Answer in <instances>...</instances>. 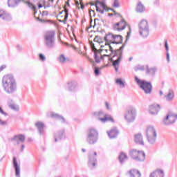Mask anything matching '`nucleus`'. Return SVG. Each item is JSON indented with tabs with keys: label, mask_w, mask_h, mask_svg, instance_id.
<instances>
[{
	"label": "nucleus",
	"mask_w": 177,
	"mask_h": 177,
	"mask_svg": "<svg viewBox=\"0 0 177 177\" xmlns=\"http://www.w3.org/2000/svg\"><path fill=\"white\" fill-rule=\"evenodd\" d=\"M105 45L109 46V52H111L110 56L112 57H109V60L111 62L112 66L114 67L116 73L118 71V68H120V63L121 60H122V52L124 50V48H125V45H122L120 49H116L115 50H113V47L110 46V44H113L114 41V35L112 33H108L104 37Z\"/></svg>",
	"instance_id": "f257e3e1"
},
{
	"label": "nucleus",
	"mask_w": 177,
	"mask_h": 177,
	"mask_svg": "<svg viewBox=\"0 0 177 177\" xmlns=\"http://www.w3.org/2000/svg\"><path fill=\"white\" fill-rule=\"evenodd\" d=\"M2 86L8 95H13L17 92V82L12 75H6L3 77Z\"/></svg>",
	"instance_id": "f03ea898"
},
{
	"label": "nucleus",
	"mask_w": 177,
	"mask_h": 177,
	"mask_svg": "<svg viewBox=\"0 0 177 177\" xmlns=\"http://www.w3.org/2000/svg\"><path fill=\"white\" fill-rule=\"evenodd\" d=\"M147 140L149 145H154L157 140V131L153 126H148L146 130Z\"/></svg>",
	"instance_id": "7ed1b4c3"
},
{
	"label": "nucleus",
	"mask_w": 177,
	"mask_h": 177,
	"mask_svg": "<svg viewBox=\"0 0 177 177\" xmlns=\"http://www.w3.org/2000/svg\"><path fill=\"white\" fill-rule=\"evenodd\" d=\"M99 139V133L94 128L88 129L87 131L86 142L88 145H95Z\"/></svg>",
	"instance_id": "20e7f679"
},
{
	"label": "nucleus",
	"mask_w": 177,
	"mask_h": 177,
	"mask_svg": "<svg viewBox=\"0 0 177 177\" xmlns=\"http://www.w3.org/2000/svg\"><path fill=\"white\" fill-rule=\"evenodd\" d=\"M139 32L141 37L146 38L149 37L150 33V28H149V22L146 19H142L138 24Z\"/></svg>",
	"instance_id": "39448f33"
},
{
	"label": "nucleus",
	"mask_w": 177,
	"mask_h": 177,
	"mask_svg": "<svg viewBox=\"0 0 177 177\" xmlns=\"http://www.w3.org/2000/svg\"><path fill=\"white\" fill-rule=\"evenodd\" d=\"M135 80L136 81L138 85H139L140 88L146 93V95H150V93H151V90L153 89L151 83L145 80H140L136 76L135 77Z\"/></svg>",
	"instance_id": "423d86ee"
},
{
	"label": "nucleus",
	"mask_w": 177,
	"mask_h": 177,
	"mask_svg": "<svg viewBox=\"0 0 177 177\" xmlns=\"http://www.w3.org/2000/svg\"><path fill=\"white\" fill-rule=\"evenodd\" d=\"M55 32L48 31L44 35V44L47 48L52 49V48H55Z\"/></svg>",
	"instance_id": "0eeeda50"
},
{
	"label": "nucleus",
	"mask_w": 177,
	"mask_h": 177,
	"mask_svg": "<svg viewBox=\"0 0 177 177\" xmlns=\"http://www.w3.org/2000/svg\"><path fill=\"white\" fill-rule=\"evenodd\" d=\"M136 118V110L135 108H129L124 113V119L128 122H133Z\"/></svg>",
	"instance_id": "6e6552de"
},
{
	"label": "nucleus",
	"mask_w": 177,
	"mask_h": 177,
	"mask_svg": "<svg viewBox=\"0 0 177 177\" xmlns=\"http://www.w3.org/2000/svg\"><path fill=\"white\" fill-rule=\"evenodd\" d=\"M130 156L136 161H145L146 154L142 151H138L136 149H133L130 151Z\"/></svg>",
	"instance_id": "1a4fd4ad"
},
{
	"label": "nucleus",
	"mask_w": 177,
	"mask_h": 177,
	"mask_svg": "<svg viewBox=\"0 0 177 177\" xmlns=\"http://www.w3.org/2000/svg\"><path fill=\"white\" fill-rule=\"evenodd\" d=\"M95 115L97 117L99 121L104 124V122H107V121H111V122H114V119L111 118V115L104 113L103 111H100Z\"/></svg>",
	"instance_id": "9d476101"
},
{
	"label": "nucleus",
	"mask_w": 177,
	"mask_h": 177,
	"mask_svg": "<svg viewBox=\"0 0 177 177\" xmlns=\"http://www.w3.org/2000/svg\"><path fill=\"white\" fill-rule=\"evenodd\" d=\"M176 121V116L175 114L169 113L162 120V125H171Z\"/></svg>",
	"instance_id": "9b49d317"
},
{
	"label": "nucleus",
	"mask_w": 177,
	"mask_h": 177,
	"mask_svg": "<svg viewBox=\"0 0 177 177\" xmlns=\"http://www.w3.org/2000/svg\"><path fill=\"white\" fill-rule=\"evenodd\" d=\"M95 6L97 12H100L101 15H103V13H104V10L105 12L108 10L107 6H106V3H104V1H100L97 0L95 2Z\"/></svg>",
	"instance_id": "f8f14e48"
},
{
	"label": "nucleus",
	"mask_w": 177,
	"mask_h": 177,
	"mask_svg": "<svg viewBox=\"0 0 177 177\" xmlns=\"http://www.w3.org/2000/svg\"><path fill=\"white\" fill-rule=\"evenodd\" d=\"M96 156H97V153L96 152H94L93 153H90L89 154V156H88V167L91 169H93V168H95V167H96V162H97V160H96V158H95Z\"/></svg>",
	"instance_id": "ddd939ff"
},
{
	"label": "nucleus",
	"mask_w": 177,
	"mask_h": 177,
	"mask_svg": "<svg viewBox=\"0 0 177 177\" xmlns=\"http://www.w3.org/2000/svg\"><path fill=\"white\" fill-rule=\"evenodd\" d=\"M25 141L26 136H24L23 134L14 136L12 138H9V142H17V145H20V143H24Z\"/></svg>",
	"instance_id": "4468645a"
},
{
	"label": "nucleus",
	"mask_w": 177,
	"mask_h": 177,
	"mask_svg": "<svg viewBox=\"0 0 177 177\" xmlns=\"http://www.w3.org/2000/svg\"><path fill=\"white\" fill-rule=\"evenodd\" d=\"M128 26L125 20L122 19L120 22H118L116 24L113 25V30L115 31H122L125 30V28Z\"/></svg>",
	"instance_id": "2eb2a0df"
},
{
	"label": "nucleus",
	"mask_w": 177,
	"mask_h": 177,
	"mask_svg": "<svg viewBox=\"0 0 177 177\" xmlns=\"http://www.w3.org/2000/svg\"><path fill=\"white\" fill-rule=\"evenodd\" d=\"M160 110H161V107L157 104H153L149 106V113L152 115H156V114H158V111H160Z\"/></svg>",
	"instance_id": "dca6fc26"
},
{
	"label": "nucleus",
	"mask_w": 177,
	"mask_h": 177,
	"mask_svg": "<svg viewBox=\"0 0 177 177\" xmlns=\"http://www.w3.org/2000/svg\"><path fill=\"white\" fill-rule=\"evenodd\" d=\"M12 165L15 171V176L20 177V165L17 163V159L16 157L13 158Z\"/></svg>",
	"instance_id": "f3484780"
},
{
	"label": "nucleus",
	"mask_w": 177,
	"mask_h": 177,
	"mask_svg": "<svg viewBox=\"0 0 177 177\" xmlns=\"http://www.w3.org/2000/svg\"><path fill=\"white\" fill-rule=\"evenodd\" d=\"M35 127L37 128V131L40 135H44V131H45V124L42 122H37L35 123Z\"/></svg>",
	"instance_id": "a211bd4d"
},
{
	"label": "nucleus",
	"mask_w": 177,
	"mask_h": 177,
	"mask_svg": "<svg viewBox=\"0 0 177 177\" xmlns=\"http://www.w3.org/2000/svg\"><path fill=\"white\" fill-rule=\"evenodd\" d=\"M175 98V92L174 90L169 89L166 95H165V99H166L167 102H172Z\"/></svg>",
	"instance_id": "6ab92c4d"
},
{
	"label": "nucleus",
	"mask_w": 177,
	"mask_h": 177,
	"mask_svg": "<svg viewBox=\"0 0 177 177\" xmlns=\"http://www.w3.org/2000/svg\"><path fill=\"white\" fill-rule=\"evenodd\" d=\"M0 18L2 19V20H6V21H10V20H12L10 15L4 10H0Z\"/></svg>",
	"instance_id": "aec40b11"
},
{
	"label": "nucleus",
	"mask_w": 177,
	"mask_h": 177,
	"mask_svg": "<svg viewBox=\"0 0 177 177\" xmlns=\"http://www.w3.org/2000/svg\"><path fill=\"white\" fill-rule=\"evenodd\" d=\"M164 171L160 169H158L155 170L153 172H152L149 177H164L165 176Z\"/></svg>",
	"instance_id": "412c9836"
},
{
	"label": "nucleus",
	"mask_w": 177,
	"mask_h": 177,
	"mask_svg": "<svg viewBox=\"0 0 177 177\" xmlns=\"http://www.w3.org/2000/svg\"><path fill=\"white\" fill-rule=\"evenodd\" d=\"M108 133V136L110 138V139H114L117 136H118V130L117 129V128L114 127L112 129H111L110 131H107Z\"/></svg>",
	"instance_id": "4be33fe9"
},
{
	"label": "nucleus",
	"mask_w": 177,
	"mask_h": 177,
	"mask_svg": "<svg viewBox=\"0 0 177 177\" xmlns=\"http://www.w3.org/2000/svg\"><path fill=\"white\" fill-rule=\"evenodd\" d=\"M134 140L137 145H140V146H143L145 145V141H143V136H142V133L136 134Z\"/></svg>",
	"instance_id": "5701e85b"
},
{
	"label": "nucleus",
	"mask_w": 177,
	"mask_h": 177,
	"mask_svg": "<svg viewBox=\"0 0 177 177\" xmlns=\"http://www.w3.org/2000/svg\"><path fill=\"white\" fill-rule=\"evenodd\" d=\"M55 142H59V140H62V139H64V130H61L60 131H58L55 133Z\"/></svg>",
	"instance_id": "b1692460"
},
{
	"label": "nucleus",
	"mask_w": 177,
	"mask_h": 177,
	"mask_svg": "<svg viewBox=\"0 0 177 177\" xmlns=\"http://www.w3.org/2000/svg\"><path fill=\"white\" fill-rule=\"evenodd\" d=\"M57 60L61 64H66L67 62H69L68 57L64 54H60L57 57Z\"/></svg>",
	"instance_id": "393cba45"
},
{
	"label": "nucleus",
	"mask_w": 177,
	"mask_h": 177,
	"mask_svg": "<svg viewBox=\"0 0 177 177\" xmlns=\"http://www.w3.org/2000/svg\"><path fill=\"white\" fill-rule=\"evenodd\" d=\"M21 2V0H8V8H16Z\"/></svg>",
	"instance_id": "a878e982"
},
{
	"label": "nucleus",
	"mask_w": 177,
	"mask_h": 177,
	"mask_svg": "<svg viewBox=\"0 0 177 177\" xmlns=\"http://www.w3.org/2000/svg\"><path fill=\"white\" fill-rule=\"evenodd\" d=\"M113 44L118 45V44H122V36L120 35H114Z\"/></svg>",
	"instance_id": "bb28decb"
},
{
	"label": "nucleus",
	"mask_w": 177,
	"mask_h": 177,
	"mask_svg": "<svg viewBox=\"0 0 177 177\" xmlns=\"http://www.w3.org/2000/svg\"><path fill=\"white\" fill-rule=\"evenodd\" d=\"M145 10V6L142 5V2L139 1L136 7V12L138 13H143Z\"/></svg>",
	"instance_id": "cd10ccee"
},
{
	"label": "nucleus",
	"mask_w": 177,
	"mask_h": 177,
	"mask_svg": "<svg viewBox=\"0 0 177 177\" xmlns=\"http://www.w3.org/2000/svg\"><path fill=\"white\" fill-rule=\"evenodd\" d=\"M129 174L131 177H140L142 175L140 174V171L136 169H131L129 171Z\"/></svg>",
	"instance_id": "c85d7f7f"
},
{
	"label": "nucleus",
	"mask_w": 177,
	"mask_h": 177,
	"mask_svg": "<svg viewBox=\"0 0 177 177\" xmlns=\"http://www.w3.org/2000/svg\"><path fill=\"white\" fill-rule=\"evenodd\" d=\"M115 84L116 85H118V86H120V88L122 89L125 88V82L122 78L117 79L115 80Z\"/></svg>",
	"instance_id": "c756f323"
},
{
	"label": "nucleus",
	"mask_w": 177,
	"mask_h": 177,
	"mask_svg": "<svg viewBox=\"0 0 177 177\" xmlns=\"http://www.w3.org/2000/svg\"><path fill=\"white\" fill-rule=\"evenodd\" d=\"M50 117H51V118H57V120H59L61 121V122H65L64 118H63L62 116L59 115L57 113H52L50 115Z\"/></svg>",
	"instance_id": "7c9ffc66"
},
{
	"label": "nucleus",
	"mask_w": 177,
	"mask_h": 177,
	"mask_svg": "<svg viewBox=\"0 0 177 177\" xmlns=\"http://www.w3.org/2000/svg\"><path fill=\"white\" fill-rule=\"evenodd\" d=\"M165 48L166 52H167V63H169V62H170V59H169V47L168 46V41H167V40H165Z\"/></svg>",
	"instance_id": "2f4dec72"
},
{
	"label": "nucleus",
	"mask_w": 177,
	"mask_h": 177,
	"mask_svg": "<svg viewBox=\"0 0 177 177\" xmlns=\"http://www.w3.org/2000/svg\"><path fill=\"white\" fill-rule=\"evenodd\" d=\"M8 107L15 111H19L20 110V106L15 103L10 104L8 102Z\"/></svg>",
	"instance_id": "473e14b6"
},
{
	"label": "nucleus",
	"mask_w": 177,
	"mask_h": 177,
	"mask_svg": "<svg viewBox=\"0 0 177 177\" xmlns=\"http://www.w3.org/2000/svg\"><path fill=\"white\" fill-rule=\"evenodd\" d=\"M125 160H128V157L127 155L124 153H121L120 155L119 156V161L122 164Z\"/></svg>",
	"instance_id": "72a5a7b5"
},
{
	"label": "nucleus",
	"mask_w": 177,
	"mask_h": 177,
	"mask_svg": "<svg viewBox=\"0 0 177 177\" xmlns=\"http://www.w3.org/2000/svg\"><path fill=\"white\" fill-rule=\"evenodd\" d=\"M64 12H65V15H64V20H59V21L61 23H64V24H66V23L67 22V19H68V10L67 8H64Z\"/></svg>",
	"instance_id": "f704fd0d"
},
{
	"label": "nucleus",
	"mask_w": 177,
	"mask_h": 177,
	"mask_svg": "<svg viewBox=\"0 0 177 177\" xmlns=\"http://www.w3.org/2000/svg\"><path fill=\"white\" fill-rule=\"evenodd\" d=\"M90 45H91V49H92V50H93V52H94V53H95V52H96L97 50V49H96V47L95 46V44L91 41V43H90ZM102 50H105V52L107 53V52L109 51V50L108 49H101L100 50V51H99V50H97V52L99 53H100V52H102Z\"/></svg>",
	"instance_id": "c9c22d12"
},
{
	"label": "nucleus",
	"mask_w": 177,
	"mask_h": 177,
	"mask_svg": "<svg viewBox=\"0 0 177 177\" xmlns=\"http://www.w3.org/2000/svg\"><path fill=\"white\" fill-rule=\"evenodd\" d=\"M156 71H157V68H151L147 69V74H149L150 75H154L156 73Z\"/></svg>",
	"instance_id": "e433bc0d"
},
{
	"label": "nucleus",
	"mask_w": 177,
	"mask_h": 177,
	"mask_svg": "<svg viewBox=\"0 0 177 177\" xmlns=\"http://www.w3.org/2000/svg\"><path fill=\"white\" fill-rule=\"evenodd\" d=\"M26 5L28 6V8H30V9H32V10H35V9H37V7H35V6H34L33 4H32L31 2L30 1H26Z\"/></svg>",
	"instance_id": "4c0bfd02"
},
{
	"label": "nucleus",
	"mask_w": 177,
	"mask_h": 177,
	"mask_svg": "<svg viewBox=\"0 0 177 177\" xmlns=\"http://www.w3.org/2000/svg\"><path fill=\"white\" fill-rule=\"evenodd\" d=\"M94 42H97L98 44H103V40L99 36H95L94 38Z\"/></svg>",
	"instance_id": "58836bf2"
},
{
	"label": "nucleus",
	"mask_w": 177,
	"mask_h": 177,
	"mask_svg": "<svg viewBox=\"0 0 177 177\" xmlns=\"http://www.w3.org/2000/svg\"><path fill=\"white\" fill-rule=\"evenodd\" d=\"M68 91L71 92L75 90V84H73V83H68Z\"/></svg>",
	"instance_id": "ea45409f"
},
{
	"label": "nucleus",
	"mask_w": 177,
	"mask_h": 177,
	"mask_svg": "<svg viewBox=\"0 0 177 177\" xmlns=\"http://www.w3.org/2000/svg\"><path fill=\"white\" fill-rule=\"evenodd\" d=\"M44 6H45V0H39V4H38L39 9H41V8H43Z\"/></svg>",
	"instance_id": "a19ab883"
},
{
	"label": "nucleus",
	"mask_w": 177,
	"mask_h": 177,
	"mask_svg": "<svg viewBox=\"0 0 177 177\" xmlns=\"http://www.w3.org/2000/svg\"><path fill=\"white\" fill-rule=\"evenodd\" d=\"M94 59L96 63H100V59H99V55H97V52L94 53Z\"/></svg>",
	"instance_id": "79ce46f5"
},
{
	"label": "nucleus",
	"mask_w": 177,
	"mask_h": 177,
	"mask_svg": "<svg viewBox=\"0 0 177 177\" xmlns=\"http://www.w3.org/2000/svg\"><path fill=\"white\" fill-rule=\"evenodd\" d=\"M113 6V8H120V1L118 0H114Z\"/></svg>",
	"instance_id": "37998d69"
},
{
	"label": "nucleus",
	"mask_w": 177,
	"mask_h": 177,
	"mask_svg": "<svg viewBox=\"0 0 177 177\" xmlns=\"http://www.w3.org/2000/svg\"><path fill=\"white\" fill-rule=\"evenodd\" d=\"M94 73L95 75H99V73H100V70L99 69V68L95 67L94 70Z\"/></svg>",
	"instance_id": "c03bdc74"
},
{
	"label": "nucleus",
	"mask_w": 177,
	"mask_h": 177,
	"mask_svg": "<svg viewBox=\"0 0 177 177\" xmlns=\"http://www.w3.org/2000/svg\"><path fill=\"white\" fill-rule=\"evenodd\" d=\"M39 56L40 60L44 61V60H46V58L45 57V55H43V54H39Z\"/></svg>",
	"instance_id": "a18cd8bd"
},
{
	"label": "nucleus",
	"mask_w": 177,
	"mask_h": 177,
	"mask_svg": "<svg viewBox=\"0 0 177 177\" xmlns=\"http://www.w3.org/2000/svg\"><path fill=\"white\" fill-rule=\"evenodd\" d=\"M0 113L3 114V115H8V113H6V112L3 111V110L2 109V108L0 106Z\"/></svg>",
	"instance_id": "49530a36"
},
{
	"label": "nucleus",
	"mask_w": 177,
	"mask_h": 177,
	"mask_svg": "<svg viewBox=\"0 0 177 177\" xmlns=\"http://www.w3.org/2000/svg\"><path fill=\"white\" fill-rule=\"evenodd\" d=\"M129 37H131V28H129V31L127 32V41L129 39Z\"/></svg>",
	"instance_id": "de8ad7c7"
},
{
	"label": "nucleus",
	"mask_w": 177,
	"mask_h": 177,
	"mask_svg": "<svg viewBox=\"0 0 177 177\" xmlns=\"http://www.w3.org/2000/svg\"><path fill=\"white\" fill-rule=\"evenodd\" d=\"M129 37H131V28H129V31L127 32V41L129 39Z\"/></svg>",
	"instance_id": "09e8293b"
},
{
	"label": "nucleus",
	"mask_w": 177,
	"mask_h": 177,
	"mask_svg": "<svg viewBox=\"0 0 177 177\" xmlns=\"http://www.w3.org/2000/svg\"><path fill=\"white\" fill-rule=\"evenodd\" d=\"M137 70H140V71H143V70H145V66H138Z\"/></svg>",
	"instance_id": "8fccbe9b"
},
{
	"label": "nucleus",
	"mask_w": 177,
	"mask_h": 177,
	"mask_svg": "<svg viewBox=\"0 0 177 177\" xmlns=\"http://www.w3.org/2000/svg\"><path fill=\"white\" fill-rule=\"evenodd\" d=\"M5 68H6V66H5V65H2L1 66H0V73H1V71H3V70H5Z\"/></svg>",
	"instance_id": "3c124183"
},
{
	"label": "nucleus",
	"mask_w": 177,
	"mask_h": 177,
	"mask_svg": "<svg viewBox=\"0 0 177 177\" xmlns=\"http://www.w3.org/2000/svg\"><path fill=\"white\" fill-rule=\"evenodd\" d=\"M7 122L6 121H2V120L0 119V124L1 125H6Z\"/></svg>",
	"instance_id": "603ef678"
},
{
	"label": "nucleus",
	"mask_w": 177,
	"mask_h": 177,
	"mask_svg": "<svg viewBox=\"0 0 177 177\" xmlns=\"http://www.w3.org/2000/svg\"><path fill=\"white\" fill-rule=\"evenodd\" d=\"M105 106L107 110H111L110 105L109 104V102H105Z\"/></svg>",
	"instance_id": "864d4df0"
},
{
	"label": "nucleus",
	"mask_w": 177,
	"mask_h": 177,
	"mask_svg": "<svg viewBox=\"0 0 177 177\" xmlns=\"http://www.w3.org/2000/svg\"><path fill=\"white\" fill-rule=\"evenodd\" d=\"M49 13L48 12V11H43L42 12V16H48Z\"/></svg>",
	"instance_id": "5fc2aeb1"
},
{
	"label": "nucleus",
	"mask_w": 177,
	"mask_h": 177,
	"mask_svg": "<svg viewBox=\"0 0 177 177\" xmlns=\"http://www.w3.org/2000/svg\"><path fill=\"white\" fill-rule=\"evenodd\" d=\"M54 0H48V5L52 6L53 5Z\"/></svg>",
	"instance_id": "6e6d98bb"
},
{
	"label": "nucleus",
	"mask_w": 177,
	"mask_h": 177,
	"mask_svg": "<svg viewBox=\"0 0 177 177\" xmlns=\"http://www.w3.org/2000/svg\"><path fill=\"white\" fill-rule=\"evenodd\" d=\"M80 3H81V9H84L85 8V6H84V4H82V0H80Z\"/></svg>",
	"instance_id": "4d7b16f0"
},
{
	"label": "nucleus",
	"mask_w": 177,
	"mask_h": 177,
	"mask_svg": "<svg viewBox=\"0 0 177 177\" xmlns=\"http://www.w3.org/2000/svg\"><path fill=\"white\" fill-rule=\"evenodd\" d=\"M110 57V55H104L103 56H102V55H101L100 59H103V57Z\"/></svg>",
	"instance_id": "13d9d810"
},
{
	"label": "nucleus",
	"mask_w": 177,
	"mask_h": 177,
	"mask_svg": "<svg viewBox=\"0 0 177 177\" xmlns=\"http://www.w3.org/2000/svg\"><path fill=\"white\" fill-rule=\"evenodd\" d=\"M21 147V151H23L24 150V147H25L24 145H22Z\"/></svg>",
	"instance_id": "bf43d9fd"
},
{
	"label": "nucleus",
	"mask_w": 177,
	"mask_h": 177,
	"mask_svg": "<svg viewBox=\"0 0 177 177\" xmlns=\"http://www.w3.org/2000/svg\"><path fill=\"white\" fill-rule=\"evenodd\" d=\"M39 20L41 21V23H45V20L44 19H39Z\"/></svg>",
	"instance_id": "052dcab7"
},
{
	"label": "nucleus",
	"mask_w": 177,
	"mask_h": 177,
	"mask_svg": "<svg viewBox=\"0 0 177 177\" xmlns=\"http://www.w3.org/2000/svg\"><path fill=\"white\" fill-rule=\"evenodd\" d=\"M160 96H162V95H163V93H162V91H160Z\"/></svg>",
	"instance_id": "680f3d73"
},
{
	"label": "nucleus",
	"mask_w": 177,
	"mask_h": 177,
	"mask_svg": "<svg viewBox=\"0 0 177 177\" xmlns=\"http://www.w3.org/2000/svg\"><path fill=\"white\" fill-rule=\"evenodd\" d=\"M132 57H130L129 59V62H131V60H132Z\"/></svg>",
	"instance_id": "e2e57ef3"
},
{
	"label": "nucleus",
	"mask_w": 177,
	"mask_h": 177,
	"mask_svg": "<svg viewBox=\"0 0 177 177\" xmlns=\"http://www.w3.org/2000/svg\"><path fill=\"white\" fill-rule=\"evenodd\" d=\"M82 151H83V153H85V149H82Z\"/></svg>",
	"instance_id": "0e129e2a"
},
{
	"label": "nucleus",
	"mask_w": 177,
	"mask_h": 177,
	"mask_svg": "<svg viewBox=\"0 0 177 177\" xmlns=\"http://www.w3.org/2000/svg\"><path fill=\"white\" fill-rule=\"evenodd\" d=\"M91 63H93V59H90Z\"/></svg>",
	"instance_id": "69168bd1"
},
{
	"label": "nucleus",
	"mask_w": 177,
	"mask_h": 177,
	"mask_svg": "<svg viewBox=\"0 0 177 177\" xmlns=\"http://www.w3.org/2000/svg\"><path fill=\"white\" fill-rule=\"evenodd\" d=\"M76 5H80V3H78V1H76Z\"/></svg>",
	"instance_id": "338daca9"
},
{
	"label": "nucleus",
	"mask_w": 177,
	"mask_h": 177,
	"mask_svg": "<svg viewBox=\"0 0 177 177\" xmlns=\"http://www.w3.org/2000/svg\"><path fill=\"white\" fill-rule=\"evenodd\" d=\"M174 115L176 116V119L177 120V114H174Z\"/></svg>",
	"instance_id": "774afa93"
}]
</instances>
